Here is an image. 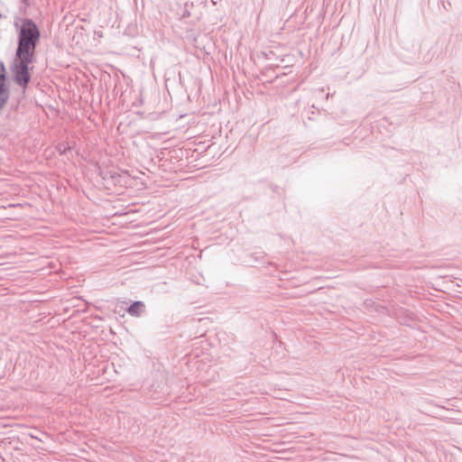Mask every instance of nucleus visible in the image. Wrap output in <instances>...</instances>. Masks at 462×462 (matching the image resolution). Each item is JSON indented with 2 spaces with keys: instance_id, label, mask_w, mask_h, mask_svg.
<instances>
[{
  "instance_id": "f257e3e1",
  "label": "nucleus",
  "mask_w": 462,
  "mask_h": 462,
  "mask_svg": "<svg viewBox=\"0 0 462 462\" xmlns=\"http://www.w3.org/2000/svg\"><path fill=\"white\" fill-rule=\"evenodd\" d=\"M17 35V49L15 56L34 57L37 44L41 38V32L37 24L30 18L21 20Z\"/></svg>"
},
{
  "instance_id": "f03ea898",
  "label": "nucleus",
  "mask_w": 462,
  "mask_h": 462,
  "mask_svg": "<svg viewBox=\"0 0 462 462\" xmlns=\"http://www.w3.org/2000/svg\"><path fill=\"white\" fill-rule=\"evenodd\" d=\"M15 57L17 61L13 68L14 81L18 86L25 88L31 80L29 65L32 63L34 57L24 55Z\"/></svg>"
},
{
  "instance_id": "7ed1b4c3",
  "label": "nucleus",
  "mask_w": 462,
  "mask_h": 462,
  "mask_svg": "<svg viewBox=\"0 0 462 462\" xmlns=\"http://www.w3.org/2000/svg\"><path fill=\"white\" fill-rule=\"evenodd\" d=\"M126 311L132 317H141L145 312V304L141 300L134 301L126 309Z\"/></svg>"
},
{
  "instance_id": "20e7f679",
  "label": "nucleus",
  "mask_w": 462,
  "mask_h": 462,
  "mask_svg": "<svg viewBox=\"0 0 462 462\" xmlns=\"http://www.w3.org/2000/svg\"><path fill=\"white\" fill-rule=\"evenodd\" d=\"M9 98V90L5 85H0V109L5 106Z\"/></svg>"
},
{
  "instance_id": "39448f33",
  "label": "nucleus",
  "mask_w": 462,
  "mask_h": 462,
  "mask_svg": "<svg viewBox=\"0 0 462 462\" xmlns=\"http://www.w3.org/2000/svg\"><path fill=\"white\" fill-rule=\"evenodd\" d=\"M5 68L3 62H0V85H5Z\"/></svg>"
},
{
  "instance_id": "423d86ee",
  "label": "nucleus",
  "mask_w": 462,
  "mask_h": 462,
  "mask_svg": "<svg viewBox=\"0 0 462 462\" xmlns=\"http://www.w3.org/2000/svg\"><path fill=\"white\" fill-rule=\"evenodd\" d=\"M70 147L68 146L67 144L65 143H60L58 146H57V150L58 152L60 153V154H64L68 150H69Z\"/></svg>"
},
{
  "instance_id": "0eeeda50",
  "label": "nucleus",
  "mask_w": 462,
  "mask_h": 462,
  "mask_svg": "<svg viewBox=\"0 0 462 462\" xmlns=\"http://www.w3.org/2000/svg\"><path fill=\"white\" fill-rule=\"evenodd\" d=\"M14 26H15L16 28H18V26H19V25H18V23H14Z\"/></svg>"
}]
</instances>
